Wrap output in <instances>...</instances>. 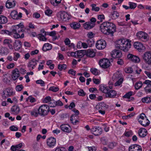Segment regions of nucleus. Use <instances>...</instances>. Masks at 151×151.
I'll list each match as a JSON object with an SVG mask.
<instances>
[{
    "label": "nucleus",
    "mask_w": 151,
    "mask_h": 151,
    "mask_svg": "<svg viewBox=\"0 0 151 151\" xmlns=\"http://www.w3.org/2000/svg\"><path fill=\"white\" fill-rule=\"evenodd\" d=\"M101 141L103 145H106L107 144L108 140L105 137H103L101 139Z\"/></svg>",
    "instance_id": "6e6d98bb"
},
{
    "label": "nucleus",
    "mask_w": 151,
    "mask_h": 151,
    "mask_svg": "<svg viewBox=\"0 0 151 151\" xmlns=\"http://www.w3.org/2000/svg\"><path fill=\"white\" fill-rule=\"evenodd\" d=\"M129 8L131 9H134L137 6V4L135 3L129 2Z\"/></svg>",
    "instance_id": "c03bdc74"
},
{
    "label": "nucleus",
    "mask_w": 151,
    "mask_h": 151,
    "mask_svg": "<svg viewBox=\"0 0 151 151\" xmlns=\"http://www.w3.org/2000/svg\"><path fill=\"white\" fill-rule=\"evenodd\" d=\"M20 110L19 107L17 106H13L11 109V111L15 114H17L19 112Z\"/></svg>",
    "instance_id": "7c9ffc66"
},
{
    "label": "nucleus",
    "mask_w": 151,
    "mask_h": 151,
    "mask_svg": "<svg viewBox=\"0 0 151 151\" xmlns=\"http://www.w3.org/2000/svg\"><path fill=\"white\" fill-rule=\"evenodd\" d=\"M134 46L135 48L139 51H140L144 48L143 45L141 43L138 42H134Z\"/></svg>",
    "instance_id": "b1692460"
},
{
    "label": "nucleus",
    "mask_w": 151,
    "mask_h": 151,
    "mask_svg": "<svg viewBox=\"0 0 151 151\" xmlns=\"http://www.w3.org/2000/svg\"><path fill=\"white\" fill-rule=\"evenodd\" d=\"M138 121L144 127H146L148 126L150 124V121L147 118H145V119L142 120H140V119H138Z\"/></svg>",
    "instance_id": "a878e982"
},
{
    "label": "nucleus",
    "mask_w": 151,
    "mask_h": 151,
    "mask_svg": "<svg viewBox=\"0 0 151 151\" xmlns=\"http://www.w3.org/2000/svg\"><path fill=\"white\" fill-rule=\"evenodd\" d=\"M67 67L66 65L63 64L62 65L59 64L58 65V69L60 71L63 70H65Z\"/></svg>",
    "instance_id": "58836bf2"
},
{
    "label": "nucleus",
    "mask_w": 151,
    "mask_h": 151,
    "mask_svg": "<svg viewBox=\"0 0 151 151\" xmlns=\"http://www.w3.org/2000/svg\"><path fill=\"white\" fill-rule=\"evenodd\" d=\"M38 38L40 40L42 41H45L47 40V38L45 37V35H42L41 34L38 35Z\"/></svg>",
    "instance_id": "de8ad7c7"
},
{
    "label": "nucleus",
    "mask_w": 151,
    "mask_h": 151,
    "mask_svg": "<svg viewBox=\"0 0 151 151\" xmlns=\"http://www.w3.org/2000/svg\"><path fill=\"white\" fill-rule=\"evenodd\" d=\"M118 50H114L111 52V55L112 58H116V56L117 55V53H118Z\"/></svg>",
    "instance_id": "8fccbe9b"
},
{
    "label": "nucleus",
    "mask_w": 151,
    "mask_h": 151,
    "mask_svg": "<svg viewBox=\"0 0 151 151\" xmlns=\"http://www.w3.org/2000/svg\"><path fill=\"white\" fill-rule=\"evenodd\" d=\"M59 88L57 87L52 86L50 87L49 89V91H52L54 92H56L59 90Z\"/></svg>",
    "instance_id": "49530a36"
},
{
    "label": "nucleus",
    "mask_w": 151,
    "mask_h": 151,
    "mask_svg": "<svg viewBox=\"0 0 151 151\" xmlns=\"http://www.w3.org/2000/svg\"><path fill=\"white\" fill-rule=\"evenodd\" d=\"M52 48V46L50 44L47 43L45 44L42 47V50L45 52L47 50H51Z\"/></svg>",
    "instance_id": "bb28decb"
},
{
    "label": "nucleus",
    "mask_w": 151,
    "mask_h": 151,
    "mask_svg": "<svg viewBox=\"0 0 151 151\" xmlns=\"http://www.w3.org/2000/svg\"><path fill=\"white\" fill-rule=\"evenodd\" d=\"M129 151H142V149L140 146L135 144L129 147Z\"/></svg>",
    "instance_id": "4468645a"
},
{
    "label": "nucleus",
    "mask_w": 151,
    "mask_h": 151,
    "mask_svg": "<svg viewBox=\"0 0 151 151\" xmlns=\"http://www.w3.org/2000/svg\"><path fill=\"white\" fill-rule=\"evenodd\" d=\"M20 57V55L19 53L14 52V56L13 59L14 61H17L18 58Z\"/></svg>",
    "instance_id": "603ef678"
},
{
    "label": "nucleus",
    "mask_w": 151,
    "mask_h": 151,
    "mask_svg": "<svg viewBox=\"0 0 151 151\" xmlns=\"http://www.w3.org/2000/svg\"><path fill=\"white\" fill-rule=\"evenodd\" d=\"M56 142V139L54 137L49 138L47 140V144L50 147H52L54 146L55 145Z\"/></svg>",
    "instance_id": "f8f14e48"
},
{
    "label": "nucleus",
    "mask_w": 151,
    "mask_h": 151,
    "mask_svg": "<svg viewBox=\"0 0 151 151\" xmlns=\"http://www.w3.org/2000/svg\"><path fill=\"white\" fill-rule=\"evenodd\" d=\"M110 61L108 59H103L100 60L99 64L102 68H108L110 64Z\"/></svg>",
    "instance_id": "6e6552de"
},
{
    "label": "nucleus",
    "mask_w": 151,
    "mask_h": 151,
    "mask_svg": "<svg viewBox=\"0 0 151 151\" xmlns=\"http://www.w3.org/2000/svg\"><path fill=\"white\" fill-rule=\"evenodd\" d=\"M95 24L90 22H86L83 24L84 28L86 29H90L93 28L95 26Z\"/></svg>",
    "instance_id": "5701e85b"
},
{
    "label": "nucleus",
    "mask_w": 151,
    "mask_h": 151,
    "mask_svg": "<svg viewBox=\"0 0 151 151\" xmlns=\"http://www.w3.org/2000/svg\"><path fill=\"white\" fill-rule=\"evenodd\" d=\"M124 134L126 137H129L132 136L133 134V133L132 131L130 130L129 131H126L124 132Z\"/></svg>",
    "instance_id": "3c124183"
},
{
    "label": "nucleus",
    "mask_w": 151,
    "mask_h": 151,
    "mask_svg": "<svg viewBox=\"0 0 151 151\" xmlns=\"http://www.w3.org/2000/svg\"><path fill=\"white\" fill-rule=\"evenodd\" d=\"M22 43L19 40H16L13 45V47L16 51L19 50L21 47Z\"/></svg>",
    "instance_id": "412c9836"
},
{
    "label": "nucleus",
    "mask_w": 151,
    "mask_h": 151,
    "mask_svg": "<svg viewBox=\"0 0 151 151\" xmlns=\"http://www.w3.org/2000/svg\"><path fill=\"white\" fill-rule=\"evenodd\" d=\"M111 17L113 19H116L119 16V14L117 12L114 11L111 13Z\"/></svg>",
    "instance_id": "a19ab883"
},
{
    "label": "nucleus",
    "mask_w": 151,
    "mask_h": 151,
    "mask_svg": "<svg viewBox=\"0 0 151 151\" xmlns=\"http://www.w3.org/2000/svg\"><path fill=\"white\" fill-rule=\"evenodd\" d=\"M36 82L37 84H40L41 86H45L44 82L42 80H37Z\"/></svg>",
    "instance_id": "052dcab7"
},
{
    "label": "nucleus",
    "mask_w": 151,
    "mask_h": 151,
    "mask_svg": "<svg viewBox=\"0 0 151 151\" xmlns=\"http://www.w3.org/2000/svg\"><path fill=\"white\" fill-rule=\"evenodd\" d=\"M141 100L143 102L148 103L151 102V98L150 97H147L142 98Z\"/></svg>",
    "instance_id": "ea45409f"
},
{
    "label": "nucleus",
    "mask_w": 151,
    "mask_h": 151,
    "mask_svg": "<svg viewBox=\"0 0 151 151\" xmlns=\"http://www.w3.org/2000/svg\"><path fill=\"white\" fill-rule=\"evenodd\" d=\"M93 134L96 136H98L101 134L102 132V129L99 127L95 126L93 127L91 129Z\"/></svg>",
    "instance_id": "0eeeda50"
},
{
    "label": "nucleus",
    "mask_w": 151,
    "mask_h": 151,
    "mask_svg": "<svg viewBox=\"0 0 151 151\" xmlns=\"http://www.w3.org/2000/svg\"><path fill=\"white\" fill-rule=\"evenodd\" d=\"M117 144V143L115 142H110L108 145V147L110 149H112L116 146Z\"/></svg>",
    "instance_id": "e433bc0d"
},
{
    "label": "nucleus",
    "mask_w": 151,
    "mask_h": 151,
    "mask_svg": "<svg viewBox=\"0 0 151 151\" xmlns=\"http://www.w3.org/2000/svg\"><path fill=\"white\" fill-rule=\"evenodd\" d=\"M131 46L130 42L124 39L119 40L116 42V47L124 52L128 50Z\"/></svg>",
    "instance_id": "f03ea898"
},
{
    "label": "nucleus",
    "mask_w": 151,
    "mask_h": 151,
    "mask_svg": "<svg viewBox=\"0 0 151 151\" xmlns=\"http://www.w3.org/2000/svg\"><path fill=\"white\" fill-rule=\"evenodd\" d=\"M60 127L63 132L69 133L71 131V129L70 127L66 124H63L60 126Z\"/></svg>",
    "instance_id": "aec40b11"
},
{
    "label": "nucleus",
    "mask_w": 151,
    "mask_h": 151,
    "mask_svg": "<svg viewBox=\"0 0 151 151\" xmlns=\"http://www.w3.org/2000/svg\"><path fill=\"white\" fill-rule=\"evenodd\" d=\"M87 148L88 151H96L97 150L96 147L95 146L88 147Z\"/></svg>",
    "instance_id": "0e129e2a"
},
{
    "label": "nucleus",
    "mask_w": 151,
    "mask_h": 151,
    "mask_svg": "<svg viewBox=\"0 0 151 151\" xmlns=\"http://www.w3.org/2000/svg\"><path fill=\"white\" fill-rule=\"evenodd\" d=\"M90 71L92 74L95 75H99V71L97 69L94 68H91Z\"/></svg>",
    "instance_id": "79ce46f5"
},
{
    "label": "nucleus",
    "mask_w": 151,
    "mask_h": 151,
    "mask_svg": "<svg viewBox=\"0 0 151 151\" xmlns=\"http://www.w3.org/2000/svg\"><path fill=\"white\" fill-rule=\"evenodd\" d=\"M48 105L43 104L41 105L38 109L39 115L41 116H46L48 113Z\"/></svg>",
    "instance_id": "20e7f679"
},
{
    "label": "nucleus",
    "mask_w": 151,
    "mask_h": 151,
    "mask_svg": "<svg viewBox=\"0 0 151 151\" xmlns=\"http://www.w3.org/2000/svg\"><path fill=\"white\" fill-rule=\"evenodd\" d=\"M10 15L12 18L14 19H18L22 17V13L19 12L18 14L17 12L15 10L12 11Z\"/></svg>",
    "instance_id": "9d476101"
},
{
    "label": "nucleus",
    "mask_w": 151,
    "mask_h": 151,
    "mask_svg": "<svg viewBox=\"0 0 151 151\" xmlns=\"http://www.w3.org/2000/svg\"><path fill=\"white\" fill-rule=\"evenodd\" d=\"M137 36L140 39L146 40L147 39V34L145 32L140 31L138 32L136 34Z\"/></svg>",
    "instance_id": "6ab92c4d"
},
{
    "label": "nucleus",
    "mask_w": 151,
    "mask_h": 151,
    "mask_svg": "<svg viewBox=\"0 0 151 151\" xmlns=\"http://www.w3.org/2000/svg\"><path fill=\"white\" fill-rule=\"evenodd\" d=\"M136 67L135 66H132L130 68H128L125 69V72L127 73H132V72L134 70V69H135Z\"/></svg>",
    "instance_id": "f704fd0d"
},
{
    "label": "nucleus",
    "mask_w": 151,
    "mask_h": 151,
    "mask_svg": "<svg viewBox=\"0 0 151 151\" xmlns=\"http://www.w3.org/2000/svg\"><path fill=\"white\" fill-rule=\"evenodd\" d=\"M116 93L115 91L109 90L107 94H106V96L108 98H113L116 96Z\"/></svg>",
    "instance_id": "393cba45"
},
{
    "label": "nucleus",
    "mask_w": 151,
    "mask_h": 151,
    "mask_svg": "<svg viewBox=\"0 0 151 151\" xmlns=\"http://www.w3.org/2000/svg\"><path fill=\"white\" fill-rule=\"evenodd\" d=\"M38 62V60L34 58L32 59L29 61L28 65V67L29 68L30 70H32L34 69V67L37 65V62Z\"/></svg>",
    "instance_id": "9b49d317"
},
{
    "label": "nucleus",
    "mask_w": 151,
    "mask_h": 151,
    "mask_svg": "<svg viewBox=\"0 0 151 151\" xmlns=\"http://www.w3.org/2000/svg\"><path fill=\"white\" fill-rule=\"evenodd\" d=\"M52 12V11L49 9L46 10L45 12V14L48 16H50Z\"/></svg>",
    "instance_id": "680f3d73"
},
{
    "label": "nucleus",
    "mask_w": 151,
    "mask_h": 151,
    "mask_svg": "<svg viewBox=\"0 0 151 151\" xmlns=\"http://www.w3.org/2000/svg\"><path fill=\"white\" fill-rule=\"evenodd\" d=\"M56 101L54 100L51 99L50 103V107H55V106Z\"/></svg>",
    "instance_id": "69168bd1"
},
{
    "label": "nucleus",
    "mask_w": 151,
    "mask_h": 151,
    "mask_svg": "<svg viewBox=\"0 0 151 151\" xmlns=\"http://www.w3.org/2000/svg\"><path fill=\"white\" fill-rule=\"evenodd\" d=\"M87 44L88 47H91L94 44V42L92 39H90L87 40Z\"/></svg>",
    "instance_id": "37998d69"
},
{
    "label": "nucleus",
    "mask_w": 151,
    "mask_h": 151,
    "mask_svg": "<svg viewBox=\"0 0 151 151\" xmlns=\"http://www.w3.org/2000/svg\"><path fill=\"white\" fill-rule=\"evenodd\" d=\"M98 19L100 20L101 22H102V20L105 19L104 16L103 14L99 15L98 16Z\"/></svg>",
    "instance_id": "338daca9"
},
{
    "label": "nucleus",
    "mask_w": 151,
    "mask_h": 151,
    "mask_svg": "<svg viewBox=\"0 0 151 151\" xmlns=\"http://www.w3.org/2000/svg\"><path fill=\"white\" fill-rule=\"evenodd\" d=\"M67 14L65 12H60L57 14V17L60 18V20H62L64 21H66L67 20Z\"/></svg>",
    "instance_id": "ddd939ff"
},
{
    "label": "nucleus",
    "mask_w": 151,
    "mask_h": 151,
    "mask_svg": "<svg viewBox=\"0 0 151 151\" xmlns=\"http://www.w3.org/2000/svg\"><path fill=\"white\" fill-rule=\"evenodd\" d=\"M99 89L100 90L106 94H107V93L110 90L108 87L102 85H101L100 86Z\"/></svg>",
    "instance_id": "c85d7f7f"
},
{
    "label": "nucleus",
    "mask_w": 151,
    "mask_h": 151,
    "mask_svg": "<svg viewBox=\"0 0 151 151\" xmlns=\"http://www.w3.org/2000/svg\"><path fill=\"white\" fill-rule=\"evenodd\" d=\"M51 100V98L50 96H46L43 100V102L44 103H47Z\"/></svg>",
    "instance_id": "13d9d810"
},
{
    "label": "nucleus",
    "mask_w": 151,
    "mask_h": 151,
    "mask_svg": "<svg viewBox=\"0 0 151 151\" xmlns=\"http://www.w3.org/2000/svg\"><path fill=\"white\" fill-rule=\"evenodd\" d=\"M106 41L103 40H98L96 43V48L99 50H102L104 49L106 47Z\"/></svg>",
    "instance_id": "423d86ee"
},
{
    "label": "nucleus",
    "mask_w": 151,
    "mask_h": 151,
    "mask_svg": "<svg viewBox=\"0 0 151 151\" xmlns=\"http://www.w3.org/2000/svg\"><path fill=\"white\" fill-rule=\"evenodd\" d=\"M71 27L74 29H77L81 27L80 24L79 23L76 22H73L70 24Z\"/></svg>",
    "instance_id": "cd10ccee"
},
{
    "label": "nucleus",
    "mask_w": 151,
    "mask_h": 151,
    "mask_svg": "<svg viewBox=\"0 0 151 151\" xmlns=\"http://www.w3.org/2000/svg\"><path fill=\"white\" fill-rule=\"evenodd\" d=\"M12 41L11 40L8 39H5L3 42L4 45L7 46L11 50L13 49V46L12 44Z\"/></svg>",
    "instance_id": "4be33fe9"
},
{
    "label": "nucleus",
    "mask_w": 151,
    "mask_h": 151,
    "mask_svg": "<svg viewBox=\"0 0 151 151\" xmlns=\"http://www.w3.org/2000/svg\"><path fill=\"white\" fill-rule=\"evenodd\" d=\"M55 151H65V149L62 147H59L57 148Z\"/></svg>",
    "instance_id": "774afa93"
},
{
    "label": "nucleus",
    "mask_w": 151,
    "mask_h": 151,
    "mask_svg": "<svg viewBox=\"0 0 151 151\" xmlns=\"http://www.w3.org/2000/svg\"><path fill=\"white\" fill-rule=\"evenodd\" d=\"M133 92L130 91L128 93H126L124 96L123 97L125 98H129L130 96L132 95Z\"/></svg>",
    "instance_id": "4d7b16f0"
},
{
    "label": "nucleus",
    "mask_w": 151,
    "mask_h": 151,
    "mask_svg": "<svg viewBox=\"0 0 151 151\" xmlns=\"http://www.w3.org/2000/svg\"><path fill=\"white\" fill-rule=\"evenodd\" d=\"M19 72L17 68H15L12 71V76L14 80H16L19 76Z\"/></svg>",
    "instance_id": "a211bd4d"
},
{
    "label": "nucleus",
    "mask_w": 151,
    "mask_h": 151,
    "mask_svg": "<svg viewBox=\"0 0 151 151\" xmlns=\"http://www.w3.org/2000/svg\"><path fill=\"white\" fill-rule=\"evenodd\" d=\"M123 79L122 78H120L118 81H117L114 84L115 86H120L122 83Z\"/></svg>",
    "instance_id": "a18cd8bd"
},
{
    "label": "nucleus",
    "mask_w": 151,
    "mask_h": 151,
    "mask_svg": "<svg viewBox=\"0 0 151 151\" xmlns=\"http://www.w3.org/2000/svg\"><path fill=\"white\" fill-rule=\"evenodd\" d=\"M85 50H78L76 51L77 57L80 58L83 57L84 55H85Z\"/></svg>",
    "instance_id": "c756f323"
},
{
    "label": "nucleus",
    "mask_w": 151,
    "mask_h": 151,
    "mask_svg": "<svg viewBox=\"0 0 151 151\" xmlns=\"http://www.w3.org/2000/svg\"><path fill=\"white\" fill-rule=\"evenodd\" d=\"M100 29L101 31L104 34L113 35L116 31V27L115 25L112 23L105 22L101 25Z\"/></svg>",
    "instance_id": "f257e3e1"
},
{
    "label": "nucleus",
    "mask_w": 151,
    "mask_h": 151,
    "mask_svg": "<svg viewBox=\"0 0 151 151\" xmlns=\"http://www.w3.org/2000/svg\"><path fill=\"white\" fill-rule=\"evenodd\" d=\"M142 86V83L141 81L137 82L135 85V88L136 90H137L140 88Z\"/></svg>",
    "instance_id": "4c0bfd02"
},
{
    "label": "nucleus",
    "mask_w": 151,
    "mask_h": 151,
    "mask_svg": "<svg viewBox=\"0 0 151 151\" xmlns=\"http://www.w3.org/2000/svg\"><path fill=\"white\" fill-rule=\"evenodd\" d=\"M7 22V19L5 17L0 15V24H4L6 23Z\"/></svg>",
    "instance_id": "72a5a7b5"
},
{
    "label": "nucleus",
    "mask_w": 151,
    "mask_h": 151,
    "mask_svg": "<svg viewBox=\"0 0 151 151\" xmlns=\"http://www.w3.org/2000/svg\"><path fill=\"white\" fill-rule=\"evenodd\" d=\"M85 55L89 57L93 58L95 55V52L93 50L91 49L85 50Z\"/></svg>",
    "instance_id": "dca6fc26"
},
{
    "label": "nucleus",
    "mask_w": 151,
    "mask_h": 151,
    "mask_svg": "<svg viewBox=\"0 0 151 151\" xmlns=\"http://www.w3.org/2000/svg\"><path fill=\"white\" fill-rule=\"evenodd\" d=\"M145 91L146 92H151V84L147 86L144 88Z\"/></svg>",
    "instance_id": "864d4df0"
},
{
    "label": "nucleus",
    "mask_w": 151,
    "mask_h": 151,
    "mask_svg": "<svg viewBox=\"0 0 151 151\" xmlns=\"http://www.w3.org/2000/svg\"><path fill=\"white\" fill-rule=\"evenodd\" d=\"M122 74L119 72L116 73L113 75L112 78L113 79L115 80H119V78H122Z\"/></svg>",
    "instance_id": "473e14b6"
},
{
    "label": "nucleus",
    "mask_w": 151,
    "mask_h": 151,
    "mask_svg": "<svg viewBox=\"0 0 151 151\" xmlns=\"http://www.w3.org/2000/svg\"><path fill=\"white\" fill-rule=\"evenodd\" d=\"M145 62L148 65H151V52L147 51L142 55Z\"/></svg>",
    "instance_id": "7ed1b4c3"
},
{
    "label": "nucleus",
    "mask_w": 151,
    "mask_h": 151,
    "mask_svg": "<svg viewBox=\"0 0 151 151\" xmlns=\"http://www.w3.org/2000/svg\"><path fill=\"white\" fill-rule=\"evenodd\" d=\"M91 6L92 7L91 10L92 11L98 12L99 10V7L96 6V5L95 4H91Z\"/></svg>",
    "instance_id": "c9c22d12"
},
{
    "label": "nucleus",
    "mask_w": 151,
    "mask_h": 151,
    "mask_svg": "<svg viewBox=\"0 0 151 151\" xmlns=\"http://www.w3.org/2000/svg\"><path fill=\"white\" fill-rule=\"evenodd\" d=\"M24 26L21 23L16 26H14L12 27V32H16L20 33L21 32H23L24 30L23 29Z\"/></svg>",
    "instance_id": "39448f33"
},
{
    "label": "nucleus",
    "mask_w": 151,
    "mask_h": 151,
    "mask_svg": "<svg viewBox=\"0 0 151 151\" xmlns=\"http://www.w3.org/2000/svg\"><path fill=\"white\" fill-rule=\"evenodd\" d=\"M30 113L31 115L35 117H37L39 115L38 110L37 109H33L30 112Z\"/></svg>",
    "instance_id": "2f4dec72"
},
{
    "label": "nucleus",
    "mask_w": 151,
    "mask_h": 151,
    "mask_svg": "<svg viewBox=\"0 0 151 151\" xmlns=\"http://www.w3.org/2000/svg\"><path fill=\"white\" fill-rule=\"evenodd\" d=\"M16 5V2L14 0H8L6 3V7L10 9L14 7Z\"/></svg>",
    "instance_id": "2eb2a0df"
},
{
    "label": "nucleus",
    "mask_w": 151,
    "mask_h": 151,
    "mask_svg": "<svg viewBox=\"0 0 151 151\" xmlns=\"http://www.w3.org/2000/svg\"><path fill=\"white\" fill-rule=\"evenodd\" d=\"M6 50V48L3 47H1L0 48V55L2 54H5Z\"/></svg>",
    "instance_id": "e2e57ef3"
},
{
    "label": "nucleus",
    "mask_w": 151,
    "mask_h": 151,
    "mask_svg": "<svg viewBox=\"0 0 151 151\" xmlns=\"http://www.w3.org/2000/svg\"><path fill=\"white\" fill-rule=\"evenodd\" d=\"M23 88V86L22 84L18 85L16 86V90L17 91H22Z\"/></svg>",
    "instance_id": "5fc2aeb1"
},
{
    "label": "nucleus",
    "mask_w": 151,
    "mask_h": 151,
    "mask_svg": "<svg viewBox=\"0 0 151 151\" xmlns=\"http://www.w3.org/2000/svg\"><path fill=\"white\" fill-rule=\"evenodd\" d=\"M147 132L144 128H140L139 130L138 134L141 137H145L147 134Z\"/></svg>",
    "instance_id": "f3484780"
},
{
    "label": "nucleus",
    "mask_w": 151,
    "mask_h": 151,
    "mask_svg": "<svg viewBox=\"0 0 151 151\" xmlns=\"http://www.w3.org/2000/svg\"><path fill=\"white\" fill-rule=\"evenodd\" d=\"M5 91L6 93L7 96H11L12 95V89L10 88L6 89Z\"/></svg>",
    "instance_id": "09e8293b"
},
{
    "label": "nucleus",
    "mask_w": 151,
    "mask_h": 151,
    "mask_svg": "<svg viewBox=\"0 0 151 151\" xmlns=\"http://www.w3.org/2000/svg\"><path fill=\"white\" fill-rule=\"evenodd\" d=\"M78 95L81 96H84L86 95V93L84 92L83 89H81L78 92Z\"/></svg>",
    "instance_id": "bf43d9fd"
},
{
    "label": "nucleus",
    "mask_w": 151,
    "mask_h": 151,
    "mask_svg": "<svg viewBox=\"0 0 151 151\" xmlns=\"http://www.w3.org/2000/svg\"><path fill=\"white\" fill-rule=\"evenodd\" d=\"M127 57L129 60L134 63H138L140 61V59L138 56L129 53L127 55Z\"/></svg>",
    "instance_id": "1a4fd4ad"
}]
</instances>
